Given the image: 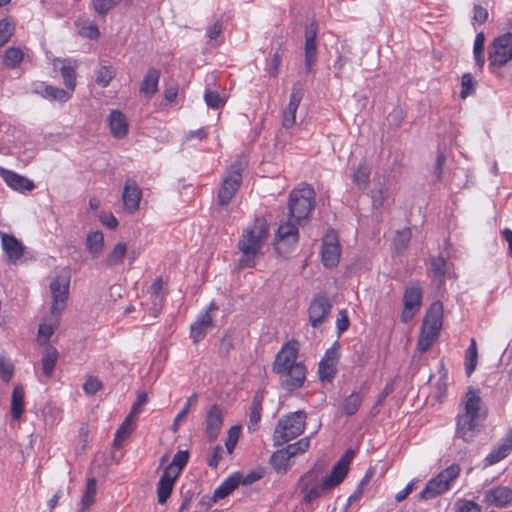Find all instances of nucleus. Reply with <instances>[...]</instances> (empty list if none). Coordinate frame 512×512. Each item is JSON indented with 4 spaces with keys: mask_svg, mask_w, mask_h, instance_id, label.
<instances>
[{
    "mask_svg": "<svg viewBox=\"0 0 512 512\" xmlns=\"http://www.w3.org/2000/svg\"><path fill=\"white\" fill-rule=\"evenodd\" d=\"M0 176L10 188L20 193H25L35 188L32 180L14 171L0 167Z\"/></svg>",
    "mask_w": 512,
    "mask_h": 512,
    "instance_id": "6ab92c4d",
    "label": "nucleus"
},
{
    "mask_svg": "<svg viewBox=\"0 0 512 512\" xmlns=\"http://www.w3.org/2000/svg\"><path fill=\"white\" fill-rule=\"evenodd\" d=\"M461 92L460 97L462 99L467 98L469 95H471L474 92V84H473V77L471 74L466 73L461 78Z\"/></svg>",
    "mask_w": 512,
    "mask_h": 512,
    "instance_id": "4d7b16f0",
    "label": "nucleus"
},
{
    "mask_svg": "<svg viewBox=\"0 0 512 512\" xmlns=\"http://www.w3.org/2000/svg\"><path fill=\"white\" fill-rule=\"evenodd\" d=\"M142 192L140 187L131 180H127L122 193L124 209L129 213L139 210Z\"/></svg>",
    "mask_w": 512,
    "mask_h": 512,
    "instance_id": "aec40b11",
    "label": "nucleus"
},
{
    "mask_svg": "<svg viewBox=\"0 0 512 512\" xmlns=\"http://www.w3.org/2000/svg\"><path fill=\"white\" fill-rule=\"evenodd\" d=\"M240 426H232L228 430L227 439L225 441V447L229 454H231L240 437Z\"/></svg>",
    "mask_w": 512,
    "mask_h": 512,
    "instance_id": "864d4df0",
    "label": "nucleus"
},
{
    "mask_svg": "<svg viewBox=\"0 0 512 512\" xmlns=\"http://www.w3.org/2000/svg\"><path fill=\"white\" fill-rule=\"evenodd\" d=\"M24 58V53L21 49L16 47H9L3 56V63L8 68L18 67Z\"/></svg>",
    "mask_w": 512,
    "mask_h": 512,
    "instance_id": "4c0bfd02",
    "label": "nucleus"
},
{
    "mask_svg": "<svg viewBox=\"0 0 512 512\" xmlns=\"http://www.w3.org/2000/svg\"><path fill=\"white\" fill-rule=\"evenodd\" d=\"M264 394L262 391H257L253 397L252 404L249 413V424L248 429L255 431L258 427V423L261 419V413L263 410Z\"/></svg>",
    "mask_w": 512,
    "mask_h": 512,
    "instance_id": "bb28decb",
    "label": "nucleus"
},
{
    "mask_svg": "<svg viewBox=\"0 0 512 512\" xmlns=\"http://www.w3.org/2000/svg\"><path fill=\"white\" fill-rule=\"evenodd\" d=\"M477 357H478V352H477L476 341L474 338H472L470 341V345L466 351V367H465V369H466V374L468 376H470L476 368Z\"/></svg>",
    "mask_w": 512,
    "mask_h": 512,
    "instance_id": "a18cd8bd",
    "label": "nucleus"
},
{
    "mask_svg": "<svg viewBox=\"0 0 512 512\" xmlns=\"http://www.w3.org/2000/svg\"><path fill=\"white\" fill-rule=\"evenodd\" d=\"M13 34V27L6 19L0 21V46L6 44Z\"/></svg>",
    "mask_w": 512,
    "mask_h": 512,
    "instance_id": "13d9d810",
    "label": "nucleus"
},
{
    "mask_svg": "<svg viewBox=\"0 0 512 512\" xmlns=\"http://www.w3.org/2000/svg\"><path fill=\"white\" fill-rule=\"evenodd\" d=\"M304 95V88L301 82H296L292 86L290 100L287 107L283 111L282 126L286 129L296 124V111Z\"/></svg>",
    "mask_w": 512,
    "mask_h": 512,
    "instance_id": "2eb2a0df",
    "label": "nucleus"
},
{
    "mask_svg": "<svg viewBox=\"0 0 512 512\" xmlns=\"http://www.w3.org/2000/svg\"><path fill=\"white\" fill-rule=\"evenodd\" d=\"M350 325V321L345 310H340L337 316L336 328L338 335H341L345 332Z\"/></svg>",
    "mask_w": 512,
    "mask_h": 512,
    "instance_id": "052dcab7",
    "label": "nucleus"
},
{
    "mask_svg": "<svg viewBox=\"0 0 512 512\" xmlns=\"http://www.w3.org/2000/svg\"><path fill=\"white\" fill-rule=\"evenodd\" d=\"M241 483V474L235 472L226 478L215 490L213 496L210 498V503H215L218 500L226 498L230 495Z\"/></svg>",
    "mask_w": 512,
    "mask_h": 512,
    "instance_id": "5701e85b",
    "label": "nucleus"
},
{
    "mask_svg": "<svg viewBox=\"0 0 512 512\" xmlns=\"http://www.w3.org/2000/svg\"><path fill=\"white\" fill-rule=\"evenodd\" d=\"M281 64V54L279 51H276L273 54L271 63L269 64L267 71L271 77H276L278 75V69Z\"/></svg>",
    "mask_w": 512,
    "mask_h": 512,
    "instance_id": "338daca9",
    "label": "nucleus"
},
{
    "mask_svg": "<svg viewBox=\"0 0 512 512\" xmlns=\"http://www.w3.org/2000/svg\"><path fill=\"white\" fill-rule=\"evenodd\" d=\"M95 81L102 87H107L115 76V72L111 66H101L95 72Z\"/></svg>",
    "mask_w": 512,
    "mask_h": 512,
    "instance_id": "49530a36",
    "label": "nucleus"
},
{
    "mask_svg": "<svg viewBox=\"0 0 512 512\" xmlns=\"http://www.w3.org/2000/svg\"><path fill=\"white\" fill-rule=\"evenodd\" d=\"M233 347V338L230 334L226 333L220 341L219 353L222 355H227L233 349Z\"/></svg>",
    "mask_w": 512,
    "mask_h": 512,
    "instance_id": "69168bd1",
    "label": "nucleus"
},
{
    "mask_svg": "<svg viewBox=\"0 0 512 512\" xmlns=\"http://www.w3.org/2000/svg\"><path fill=\"white\" fill-rule=\"evenodd\" d=\"M464 410L456 418V436L465 442H470L480 431V420L485 418V412H482V399L478 391L469 388L464 399Z\"/></svg>",
    "mask_w": 512,
    "mask_h": 512,
    "instance_id": "7ed1b4c3",
    "label": "nucleus"
},
{
    "mask_svg": "<svg viewBox=\"0 0 512 512\" xmlns=\"http://www.w3.org/2000/svg\"><path fill=\"white\" fill-rule=\"evenodd\" d=\"M310 446V437H304L300 440L296 441L295 443L287 445L285 448H283L288 456L291 458L303 454L308 450Z\"/></svg>",
    "mask_w": 512,
    "mask_h": 512,
    "instance_id": "c03bdc74",
    "label": "nucleus"
},
{
    "mask_svg": "<svg viewBox=\"0 0 512 512\" xmlns=\"http://www.w3.org/2000/svg\"><path fill=\"white\" fill-rule=\"evenodd\" d=\"M241 164L234 163L230 167L229 174L224 178L218 192V202L220 205H227L239 189L242 182Z\"/></svg>",
    "mask_w": 512,
    "mask_h": 512,
    "instance_id": "1a4fd4ad",
    "label": "nucleus"
},
{
    "mask_svg": "<svg viewBox=\"0 0 512 512\" xmlns=\"http://www.w3.org/2000/svg\"><path fill=\"white\" fill-rule=\"evenodd\" d=\"M79 34L89 39H98L100 31L94 22L85 21L80 25Z\"/></svg>",
    "mask_w": 512,
    "mask_h": 512,
    "instance_id": "3c124183",
    "label": "nucleus"
},
{
    "mask_svg": "<svg viewBox=\"0 0 512 512\" xmlns=\"http://www.w3.org/2000/svg\"><path fill=\"white\" fill-rule=\"evenodd\" d=\"M57 324H41L38 329L39 340L44 338V341H48L54 334Z\"/></svg>",
    "mask_w": 512,
    "mask_h": 512,
    "instance_id": "0e129e2a",
    "label": "nucleus"
},
{
    "mask_svg": "<svg viewBox=\"0 0 512 512\" xmlns=\"http://www.w3.org/2000/svg\"><path fill=\"white\" fill-rule=\"evenodd\" d=\"M204 100L209 108L218 109L225 104V98L221 97L218 92L206 90Z\"/></svg>",
    "mask_w": 512,
    "mask_h": 512,
    "instance_id": "603ef678",
    "label": "nucleus"
},
{
    "mask_svg": "<svg viewBox=\"0 0 512 512\" xmlns=\"http://www.w3.org/2000/svg\"><path fill=\"white\" fill-rule=\"evenodd\" d=\"M422 288L419 282H410L403 295V310L401 313V321L409 322L419 311L422 304Z\"/></svg>",
    "mask_w": 512,
    "mask_h": 512,
    "instance_id": "6e6552de",
    "label": "nucleus"
},
{
    "mask_svg": "<svg viewBox=\"0 0 512 512\" xmlns=\"http://www.w3.org/2000/svg\"><path fill=\"white\" fill-rule=\"evenodd\" d=\"M489 65L503 67L512 59V33L507 32L494 39L489 50Z\"/></svg>",
    "mask_w": 512,
    "mask_h": 512,
    "instance_id": "0eeeda50",
    "label": "nucleus"
},
{
    "mask_svg": "<svg viewBox=\"0 0 512 512\" xmlns=\"http://www.w3.org/2000/svg\"><path fill=\"white\" fill-rule=\"evenodd\" d=\"M97 482L95 478H89L86 484L85 493L82 496V504L89 507L94 502V496L96 494Z\"/></svg>",
    "mask_w": 512,
    "mask_h": 512,
    "instance_id": "8fccbe9b",
    "label": "nucleus"
},
{
    "mask_svg": "<svg viewBox=\"0 0 512 512\" xmlns=\"http://www.w3.org/2000/svg\"><path fill=\"white\" fill-rule=\"evenodd\" d=\"M459 473L460 467L458 465H450L428 481L425 488L420 492L419 498L428 500L446 492L451 488V483L459 476Z\"/></svg>",
    "mask_w": 512,
    "mask_h": 512,
    "instance_id": "423d86ee",
    "label": "nucleus"
},
{
    "mask_svg": "<svg viewBox=\"0 0 512 512\" xmlns=\"http://www.w3.org/2000/svg\"><path fill=\"white\" fill-rule=\"evenodd\" d=\"M13 367L5 357L0 356V375L4 381H9L12 377Z\"/></svg>",
    "mask_w": 512,
    "mask_h": 512,
    "instance_id": "680f3d73",
    "label": "nucleus"
},
{
    "mask_svg": "<svg viewBox=\"0 0 512 512\" xmlns=\"http://www.w3.org/2000/svg\"><path fill=\"white\" fill-rule=\"evenodd\" d=\"M307 414L299 410L281 417L273 434L274 446H282L304 432Z\"/></svg>",
    "mask_w": 512,
    "mask_h": 512,
    "instance_id": "20e7f679",
    "label": "nucleus"
},
{
    "mask_svg": "<svg viewBox=\"0 0 512 512\" xmlns=\"http://www.w3.org/2000/svg\"><path fill=\"white\" fill-rule=\"evenodd\" d=\"M69 283L70 277L67 273L60 274L51 281L50 290L53 297L51 305L52 314H61L64 311L68 299Z\"/></svg>",
    "mask_w": 512,
    "mask_h": 512,
    "instance_id": "9d476101",
    "label": "nucleus"
},
{
    "mask_svg": "<svg viewBox=\"0 0 512 512\" xmlns=\"http://www.w3.org/2000/svg\"><path fill=\"white\" fill-rule=\"evenodd\" d=\"M389 188L382 185L371 190L372 205L374 208H382L390 203Z\"/></svg>",
    "mask_w": 512,
    "mask_h": 512,
    "instance_id": "c9c22d12",
    "label": "nucleus"
},
{
    "mask_svg": "<svg viewBox=\"0 0 512 512\" xmlns=\"http://www.w3.org/2000/svg\"><path fill=\"white\" fill-rule=\"evenodd\" d=\"M352 178L353 182L357 185L359 189H366L370 179V168L368 167V165L365 162L360 163L353 170Z\"/></svg>",
    "mask_w": 512,
    "mask_h": 512,
    "instance_id": "f704fd0d",
    "label": "nucleus"
},
{
    "mask_svg": "<svg viewBox=\"0 0 512 512\" xmlns=\"http://www.w3.org/2000/svg\"><path fill=\"white\" fill-rule=\"evenodd\" d=\"M136 417L131 415L130 413L126 416L123 423L117 429L114 438V446L120 447L122 443L129 437L131 432L134 429V425L136 422Z\"/></svg>",
    "mask_w": 512,
    "mask_h": 512,
    "instance_id": "c756f323",
    "label": "nucleus"
},
{
    "mask_svg": "<svg viewBox=\"0 0 512 512\" xmlns=\"http://www.w3.org/2000/svg\"><path fill=\"white\" fill-rule=\"evenodd\" d=\"M103 389V383L94 376H90L83 384V390L87 395H95Z\"/></svg>",
    "mask_w": 512,
    "mask_h": 512,
    "instance_id": "5fc2aeb1",
    "label": "nucleus"
},
{
    "mask_svg": "<svg viewBox=\"0 0 512 512\" xmlns=\"http://www.w3.org/2000/svg\"><path fill=\"white\" fill-rule=\"evenodd\" d=\"M341 256V248L334 232L327 233L322 240L321 258L326 268H334L338 265Z\"/></svg>",
    "mask_w": 512,
    "mask_h": 512,
    "instance_id": "f8f14e48",
    "label": "nucleus"
},
{
    "mask_svg": "<svg viewBox=\"0 0 512 512\" xmlns=\"http://www.w3.org/2000/svg\"><path fill=\"white\" fill-rule=\"evenodd\" d=\"M268 231L266 220L261 218H256L250 227L243 230L237 243V248L241 252L237 262L239 270L253 268L256 265L257 259L262 254Z\"/></svg>",
    "mask_w": 512,
    "mask_h": 512,
    "instance_id": "f03ea898",
    "label": "nucleus"
},
{
    "mask_svg": "<svg viewBox=\"0 0 512 512\" xmlns=\"http://www.w3.org/2000/svg\"><path fill=\"white\" fill-rule=\"evenodd\" d=\"M484 499L496 507H506L512 502V489L507 486L493 487L485 492Z\"/></svg>",
    "mask_w": 512,
    "mask_h": 512,
    "instance_id": "412c9836",
    "label": "nucleus"
},
{
    "mask_svg": "<svg viewBox=\"0 0 512 512\" xmlns=\"http://www.w3.org/2000/svg\"><path fill=\"white\" fill-rule=\"evenodd\" d=\"M290 457L282 448L275 451L270 457V464L278 473H285L288 470Z\"/></svg>",
    "mask_w": 512,
    "mask_h": 512,
    "instance_id": "e433bc0d",
    "label": "nucleus"
},
{
    "mask_svg": "<svg viewBox=\"0 0 512 512\" xmlns=\"http://www.w3.org/2000/svg\"><path fill=\"white\" fill-rule=\"evenodd\" d=\"M59 358L58 350L51 346L47 345L42 352V370L43 374L46 377H51L53 375L54 368L56 366L57 360Z\"/></svg>",
    "mask_w": 512,
    "mask_h": 512,
    "instance_id": "cd10ccee",
    "label": "nucleus"
},
{
    "mask_svg": "<svg viewBox=\"0 0 512 512\" xmlns=\"http://www.w3.org/2000/svg\"><path fill=\"white\" fill-rule=\"evenodd\" d=\"M411 240V230L409 228L397 231L394 238V245L397 251H403L408 247Z\"/></svg>",
    "mask_w": 512,
    "mask_h": 512,
    "instance_id": "09e8293b",
    "label": "nucleus"
},
{
    "mask_svg": "<svg viewBox=\"0 0 512 512\" xmlns=\"http://www.w3.org/2000/svg\"><path fill=\"white\" fill-rule=\"evenodd\" d=\"M298 350L299 345L297 341L286 343L276 355L273 371L278 374L291 368L294 364H298Z\"/></svg>",
    "mask_w": 512,
    "mask_h": 512,
    "instance_id": "4468645a",
    "label": "nucleus"
},
{
    "mask_svg": "<svg viewBox=\"0 0 512 512\" xmlns=\"http://www.w3.org/2000/svg\"><path fill=\"white\" fill-rule=\"evenodd\" d=\"M71 92L52 85H45L42 97L59 102H66L71 98Z\"/></svg>",
    "mask_w": 512,
    "mask_h": 512,
    "instance_id": "ea45409f",
    "label": "nucleus"
},
{
    "mask_svg": "<svg viewBox=\"0 0 512 512\" xmlns=\"http://www.w3.org/2000/svg\"><path fill=\"white\" fill-rule=\"evenodd\" d=\"M173 479H166L160 477L158 483H157V496H158V502L160 504L166 503L167 499L170 497L173 486H174Z\"/></svg>",
    "mask_w": 512,
    "mask_h": 512,
    "instance_id": "79ce46f5",
    "label": "nucleus"
},
{
    "mask_svg": "<svg viewBox=\"0 0 512 512\" xmlns=\"http://www.w3.org/2000/svg\"><path fill=\"white\" fill-rule=\"evenodd\" d=\"M58 63H62V66L60 68L61 76L63 78L65 86L72 94L76 87L75 68L70 65H65V60L60 59L54 61V66L56 67Z\"/></svg>",
    "mask_w": 512,
    "mask_h": 512,
    "instance_id": "72a5a7b5",
    "label": "nucleus"
},
{
    "mask_svg": "<svg viewBox=\"0 0 512 512\" xmlns=\"http://www.w3.org/2000/svg\"><path fill=\"white\" fill-rule=\"evenodd\" d=\"M24 388L20 385L14 387L11 400V414L13 419H19L24 411Z\"/></svg>",
    "mask_w": 512,
    "mask_h": 512,
    "instance_id": "473e14b6",
    "label": "nucleus"
},
{
    "mask_svg": "<svg viewBox=\"0 0 512 512\" xmlns=\"http://www.w3.org/2000/svg\"><path fill=\"white\" fill-rule=\"evenodd\" d=\"M123 0H92L93 9L98 15H106L112 8Z\"/></svg>",
    "mask_w": 512,
    "mask_h": 512,
    "instance_id": "de8ad7c7",
    "label": "nucleus"
},
{
    "mask_svg": "<svg viewBox=\"0 0 512 512\" xmlns=\"http://www.w3.org/2000/svg\"><path fill=\"white\" fill-rule=\"evenodd\" d=\"M148 397L146 393L138 394L136 402L133 404L131 411L129 412L131 415L137 418L138 414L141 411V408L147 403Z\"/></svg>",
    "mask_w": 512,
    "mask_h": 512,
    "instance_id": "774afa93",
    "label": "nucleus"
},
{
    "mask_svg": "<svg viewBox=\"0 0 512 512\" xmlns=\"http://www.w3.org/2000/svg\"><path fill=\"white\" fill-rule=\"evenodd\" d=\"M442 311V304L434 302L426 312L422 327L439 332L442 327Z\"/></svg>",
    "mask_w": 512,
    "mask_h": 512,
    "instance_id": "a878e982",
    "label": "nucleus"
},
{
    "mask_svg": "<svg viewBox=\"0 0 512 512\" xmlns=\"http://www.w3.org/2000/svg\"><path fill=\"white\" fill-rule=\"evenodd\" d=\"M126 253L127 245L125 243H117L105 259V265L107 267H113L120 264L123 261Z\"/></svg>",
    "mask_w": 512,
    "mask_h": 512,
    "instance_id": "58836bf2",
    "label": "nucleus"
},
{
    "mask_svg": "<svg viewBox=\"0 0 512 512\" xmlns=\"http://www.w3.org/2000/svg\"><path fill=\"white\" fill-rule=\"evenodd\" d=\"M439 332L423 328L418 339L417 348L421 353L429 350Z\"/></svg>",
    "mask_w": 512,
    "mask_h": 512,
    "instance_id": "a19ab883",
    "label": "nucleus"
},
{
    "mask_svg": "<svg viewBox=\"0 0 512 512\" xmlns=\"http://www.w3.org/2000/svg\"><path fill=\"white\" fill-rule=\"evenodd\" d=\"M340 484L336 477L331 478V473L321 482L318 479V473L307 471L299 480L300 492L306 503H311L321 496V494Z\"/></svg>",
    "mask_w": 512,
    "mask_h": 512,
    "instance_id": "39448f33",
    "label": "nucleus"
},
{
    "mask_svg": "<svg viewBox=\"0 0 512 512\" xmlns=\"http://www.w3.org/2000/svg\"><path fill=\"white\" fill-rule=\"evenodd\" d=\"M354 457V451L347 450L341 459L333 466L331 471V478L336 477L341 483L349 470V464Z\"/></svg>",
    "mask_w": 512,
    "mask_h": 512,
    "instance_id": "7c9ffc66",
    "label": "nucleus"
},
{
    "mask_svg": "<svg viewBox=\"0 0 512 512\" xmlns=\"http://www.w3.org/2000/svg\"><path fill=\"white\" fill-rule=\"evenodd\" d=\"M86 249L93 258L99 257L104 249V236L100 231H91L86 236Z\"/></svg>",
    "mask_w": 512,
    "mask_h": 512,
    "instance_id": "c85d7f7f",
    "label": "nucleus"
},
{
    "mask_svg": "<svg viewBox=\"0 0 512 512\" xmlns=\"http://www.w3.org/2000/svg\"><path fill=\"white\" fill-rule=\"evenodd\" d=\"M223 424V411L218 405H213L206 415V436L210 443L214 442L221 431Z\"/></svg>",
    "mask_w": 512,
    "mask_h": 512,
    "instance_id": "a211bd4d",
    "label": "nucleus"
},
{
    "mask_svg": "<svg viewBox=\"0 0 512 512\" xmlns=\"http://www.w3.org/2000/svg\"><path fill=\"white\" fill-rule=\"evenodd\" d=\"M160 70L151 67L147 70L139 88V92L147 97H152L158 91Z\"/></svg>",
    "mask_w": 512,
    "mask_h": 512,
    "instance_id": "b1692460",
    "label": "nucleus"
},
{
    "mask_svg": "<svg viewBox=\"0 0 512 512\" xmlns=\"http://www.w3.org/2000/svg\"><path fill=\"white\" fill-rule=\"evenodd\" d=\"M431 270L437 277H444L447 272V262L442 256L431 260Z\"/></svg>",
    "mask_w": 512,
    "mask_h": 512,
    "instance_id": "6e6d98bb",
    "label": "nucleus"
},
{
    "mask_svg": "<svg viewBox=\"0 0 512 512\" xmlns=\"http://www.w3.org/2000/svg\"><path fill=\"white\" fill-rule=\"evenodd\" d=\"M305 67L306 73H309L311 67L317 59V44L316 39H305Z\"/></svg>",
    "mask_w": 512,
    "mask_h": 512,
    "instance_id": "37998d69",
    "label": "nucleus"
},
{
    "mask_svg": "<svg viewBox=\"0 0 512 512\" xmlns=\"http://www.w3.org/2000/svg\"><path fill=\"white\" fill-rule=\"evenodd\" d=\"M456 506L458 512H481L480 506L472 500H459Z\"/></svg>",
    "mask_w": 512,
    "mask_h": 512,
    "instance_id": "bf43d9fd",
    "label": "nucleus"
},
{
    "mask_svg": "<svg viewBox=\"0 0 512 512\" xmlns=\"http://www.w3.org/2000/svg\"><path fill=\"white\" fill-rule=\"evenodd\" d=\"M315 206V191L309 185L293 189L289 195V219L281 224L274 238V248L279 255L286 256L299 241L297 224L308 218Z\"/></svg>",
    "mask_w": 512,
    "mask_h": 512,
    "instance_id": "f257e3e1",
    "label": "nucleus"
},
{
    "mask_svg": "<svg viewBox=\"0 0 512 512\" xmlns=\"http://www.w3.org/2000/svg\"><path fill=\"white\" fill-rule=\"evenodd\" d=\"M111 134L118 139L124 138L128 132V123L125 115L119 110L111 111L109 117Z\"/></svg>",
    "mask_w": 512,
    "mask_h": 512,
    "instance_id": "393cba45",
    "label": "nucleus"
},
{
    "mask_svg": "<svg viewBox=\"0 0 512 512\" xmlns=\"http://www.w3.org/2000/svg\"><path fill=\"white\" fill-rule=\"evenodd\" d=\"M332 303L325 295H317L309 305V323L313 328L321 326L328 318Z\"/></svg>",
    "mask_w": 512,
    "mask_h": 512,
    "instance_id": "9b49d317",
    "label": "nucleus"
},
{
    "mask_svg": "<svg viewBox=\"0 0 512 512\" xmlns=\"http://www.w3.org/2000/svg\"><path fill=\"white\" fill-rule=\"evenodd\" d=\"M363 402V395L359 391H353L348 395L342 404L343 413L350 417L355 415Z\"/></svg>",
    "mask_w": 512,
    "mask_h": 512,
    "instance_id": "2f4dec72",
    "label": "nucleus"
},
{
    "mask_svg": "<svg viewBox=\"0 0 512 512\" xmlns=\"http://www.w3.org/2000/svg\"><path fill=\"white\" fill-rule=\"evenodd\" d=\"M217 306L212 302L207 310L201 314L198 319L190 326V337L194 344L202 341L207 332L213 327L212 311H216Z\"/></svg>",
    "mask_w": 512,
    "mask_h": 512,
    "instance_id": "dca6fc26",
    "label": "nucleus"
},
{
    "mask_svg": "<svg viewBox=\"0 0 512 512\" xmlns=\"http://www.w3.org/2000/svg\"><path fill=\"white\" fill-rule=\"evenodd\" d=\"M340 345L335 342L326 350L324 357L319 363L318 374L321 381L331 382L337 372Z\"/></svg>",
    "mask_w": 512,
    "mask_h": 512,
    "instance_id": "ddd939ff",
    "label": "nucleus"
},
{
    "mask_svg": "<svg viewBox=\"0 0 512 512\" xmlns=\"http://www.w3.org/2000/svg\"><path fill=\"white\" fill-rule=\"evenodd\" d=\"M280 375L282 386L289 390H295L300 388L306 379V367L303 363L294 364L291 368L286 371L278 373Z\"/></svg>",
    "mask_w": 512,
    "mask_h": 512,
    "instance_id": "f3484780",
    "label": "nucleus"
},
{
    "mask_svg": "<svg viewBox=\"0 0 512 512\" xmlns=\"http://www.w3.org/2000/svg\"><path fill=\"white\" fill-rule=\"evenodd\" d=\"M0 235L2 248L8 258V261L11 263H15L23 256L24 246L13 235H9L3 232H1Z\"/></svg>",
    "mask_w": 512,
    "mask_h": 512,
    "instance_id": "4be33fe9",
    "label": "nucleus"
},
{
    "mask_svg": "<svg viewBox=\"0 0 512 512\" xmlns=\"http://www.w3.org/2000/svg\"><path fill=\"white\" fill-rule=\"evenodd\" d=\"M188 459H189V453L188 451H178L174 457H173V460L172 462L170 463L172 466L174 467H177L179 468L180 470H182L187 462H188Z\"/></svg>",
    "mask_w": 512,
    "mask_h": 512,
    "instance_id": "e2e57ef3",
    "label": "nucleus"
}]
</instances>
